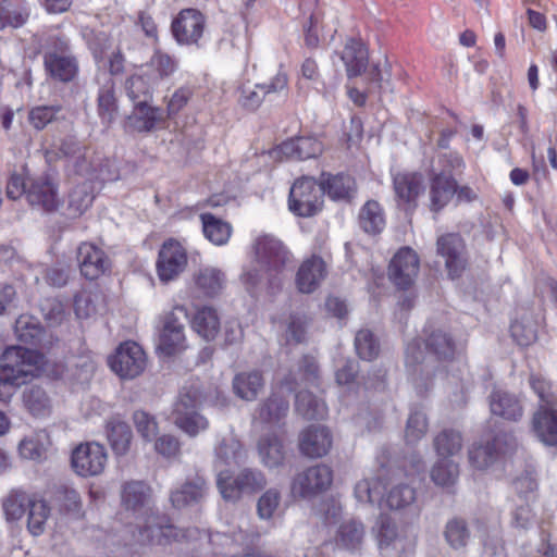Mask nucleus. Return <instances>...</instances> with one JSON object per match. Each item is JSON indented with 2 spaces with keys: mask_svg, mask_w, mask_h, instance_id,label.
I'll use <instances>...</instances> for the list:
<instances>
[{
  "mask_svg": "<svg viewBox=\"0 0 557 557\" xmlns=\"http://www.w3.org/2000/svg\"><path fill=\"white\" fill-rule=\"evenodd\" d=\"M255 265L246 269L240 280L246 289L251 292L259 287L263 275L269 280L272 288L281 285V273L292 263V256L281 240L262 235L256 238L252 245Z\"/></svg>",
  "mask_w": 557,
  "mask_h": 557,
  "instance_id": "obj_1",
  "label": "nucleus"
},
{
  "mask_svg": "<svg viewBox=\"0 0 557 557\" xmlns=\"http://www.w3.org/2000/svg\"><path fill=\"white\" fill-rule=\"evenodd\" d=\"M426 354L419 342L406 348V364L411 370L414 382L430 380L440 369L441 361L451 360L457 351L454 338L444 330L432 332L426 339Z\"/></svg>",
  "mask_w": 557,
  "mask_h": 557,
  "instance_id": "obj_2",
  "label": "nucleus"
},
{
  "mask_svg": "<svg viewBox=\"0 0 557 557\" xmlns=\"http://www.w3.org/2000/svg\"><path fill=\"white\" fill-rule=\"evenodd\" d=\"M45 364L44 355L21 346L7 348L0 357V386L18 387L37 377Z\"/></svg>",
  "mask_w": 557,
  "mask_h": 557,
  "instance_id": "obj_3",
  "label": "nucleus"
},
{
  "mask_svg": "<svg viewBox=\"0 0 557 557\" xmlns=\"http://www.w3.org/2000/svg\"><path fill=\"white\" fill-rule=\"evenodd\" d=\"M267 484L264 475L258 470L244 469L235 478L227 471L220 470L216 485L222 497L227 502H237L244 495H251Z\"/></svg>",
  "mask_w": 557,
  "mask_h": 557,
  "instance_id": "obj_4",
  "label": "nucleus"
},
{
  "mask_svg": "<svg viewBox=\"0 0 557 557\" xmlns=\"http://www.w3.org/2000/svg\"><path fill=\"white\" fill-rule=\"evenodd\" d=\"M323 206L322 189L312 177L298 178L289 191V210L302 218H310L321 211Z\"/></svg>",
  "mask_w": 557,
  "mask_h": 557,
  "instance_id": "obj_5",
  "label": "nucleus"
},
{
  "mask_svg": "<svg viewBox=\"0 0 557 557\" xmlns=\"http://www.w3.org/2000/svg\"><path fill=\"white\" fill-rule=\"evenodd\" d=\"M332 483V469L320 463L298 472L292 481L290 492L294 497L312 498L327 491Z\"/></svg>",
  "mask_w": 557,
  "mask_h": 557,
  "instance_id": "obj_6",
  "label": "nucleus"
},
{
  "mask_svg": "<svg viewBox=\"0 0 557 557\" xmlns=\"http://www.w3.org/2000/svg\"><path fill=\"white\" fill-rule=\"evenodd\" d=\"M108 362L111 370L121 379L132 380L145 371L147 357L137 343L128 341L116 348Z\"/></svg>",
  "mask_w": 557,
  "mask_h": 557,
  "instance_id": "obj_7",
  "label": "nucleus"
},
{
  "mask_svg": "<svg viewBox=\"0 0 557 557\" xmlns=\"http://www.w3.org/2000/svg\"><path fill=\"white\" fill-rule=\"evenodd\" d=\"M108 461L106 447L97 442L77 445L71 455L73 471L83 478L96 476L103 472Z\"/></svg>",
  "mask_w": 557,
  "mask_h": 557,
  "instance_id": "obj_8",
  "label": "nucleus"
},
{
  "mask_svg": "<svg viewBox=\"0 0 557 557\" xmlns=\"http://www.w3.org/2000/svg\"><path fill=\"white\" fill-rule=\"evenodd\" d=\"M188 263L187 251L177 240L170 238L161 246L156 263L157 275L162 283L176 280Z\"/></svg>",
  "mask_w": 557,
  "mask_h": 557,
  "instance_id": "obj_9",
  "label": "nucleus"
},
{
  "mask_svg": "<svg viewBox=\"0 0 557 557\" xmlns=\"http://www.w3.org/2000/svg\"><path fill=\"white\" fill-rule=\"evenodd\" d=\"M177 313L186 317L187 310L184 306L174 307L173 311L164 318L158 338L157 350L166 357L180 354L186 348L185 327Z\"/></svg>",
  "mask_w": 557,
  "mask_h": 557,
  "instance_id": "obj_10",
  "label": "nucleus"
},
{
  "mask_svg": "<svg viewBox=\"0 0 557 557\" xmlns=\"http://www.w3.org/2000/svg\"><path fill=\"white\" fill-rule=\"evenodd\" d=\"M26 199L30 206L44 211L57 210L62 200L59 196L58 184L51 174L44 173L38 176L28 177Z\"/></svg>",
  "mask_w": 557,
  "mask_h": 557,
  "instance_id": "obj_11",
  "label": "nucleus"
},
{
  "mask_svg": "<svg viewBox=\"0 0 557 557\" xmlns=\"http://www.w3.org/2000/svg\"><path fill=\"white\" fill-rule=\"evenodd\" d=\"M436 246L437 253L445 260L448 275L459 277L468 264L463 239L457 234H446L437 238Z\"/></svg>",
  "mask_w": 557,
  "mask_h": 557,
  "instance_id": "obj_12",
  "label": "nucleus"
},
{
  "mask_svg": "<svg viewBox=\"0 0 557 557\" xmlns=\"http://www.w3.org/2000/svg\"><path fill=\"white\" fill-rule=\"evenodd\" d=\"M297 385L296 381L285 379L261 405L258 419L264 423L275 424L285 418L289 409L287 397Z\"/></svg>",
  "mask_w": 557,
  "mask_h": 557,
  "instance_id": "obj_13",
  "label": "nucleus"
},
{
  "mask_svg": "<svg viewBox=\"0 0 557 557\" xmlns=\"http://www.w3.org/2000/svg\"><path fill=\"white\" fill-rule=\"evenodd\" d=\"M206 27L205 16L197 10L185 9L172 22V33L180 45L198 46Z\"/></svg>",
  "mask_w": 557,
  "mask_h": 557,
  "instance_id": "obj_14",
  "label": "nucleus"
},
{
  "mask_svg": "<svg viewBox=\"0 0 557 557\" xmlns=\"http://www.w3.org/2000/svg\"><path fill=\"white\" fill-rule=\"evenodd\" d=\"M516 446V441L510 435H502L494 438L493 443H474L469 451V461L478 470H485L493 465L499 455L506 454Z\"/></svg>",
  "mask_w": 557,
  "mask_h": 557,
  "instance_id": "obj_15",
  "label": "nucleus"
},
{
  "mask_svg": "<svg viewBox=\"0 0 557 557\" xmlns=\"http://www.w3.org/2000/svg\"><path fill=\"white\" fill-rule=\"evenodd\" d=\"M419 272V258L409 247H404L393 257L388 268L389 278L399 288L411 286Z\"/></svg>",
  "mask_w": 557,
  "mask_h": 557,
  "instance_id": "obj_16",
  "label": "nucleus"
},
{
  "mask_svg": "<svg viewBox=\"0 0 557 557\" xmlns=\"http://www.w3.org/2000/svg\"><path fill=\"white\" fill-rule=\"evenodd\" d=\"M143 523L138 522L137 542L140 544L166 545L177 540L178 534L173 525L163 524L160 518L151 510L140 517Z\"/></svg>",
  "mask_w": 557,
  "mask_h": 557,
  "instance_id": "obj_17",
  "label": "nucleus"
},
{
  "mask_svg": "<svg viewBox=\"0 0 557 557\" xmlns=\"http://www.w3.org/2000/svg\"><path fill=\"white\" fill-rule=\"evenodd\" d=\"M77 262L83 276L96 280L103 275L111 265L106 252L91 243H82L77 249Z\"/></svg>",
  "mask_w": 557,
  "mask_h": 557,
  "instance_id": "obj_18",
  "label": "nucleus"
},
{
  "mask_svg": "<svg viewBox=\"0 0 557 557\" xmlns=\"http://www.w3.org/2000/svg\"><path fill=\"white\" fill-rule=\"evenodd\" d=\"M332 435L322 425H310L299 434V450L308 458H321L332 447Z\"/></svg>",
  "mask_w": 557,
  "mask_h": 557,
  "instance_id": "obj_19",
  "label": "nucleus"
},
{
  "mask_svg": "<svg viewBox=\"0 0 557 557\" xmlns=\"http://www.w3.org/2000/svg\"><path fill=\"white\" fill-rule=\"evenodd\" d=\"M99 85L97 96V111L103 124H111L117 114V99L115 96V82L107 72L97 75Z\"/></svg>",
  "mask_w": 557,
  "mask_h": 557,
  "instance_id": "obj_20",
  "label": "nucleus"
},
{
  "mask_svg": "<svg viewBox=\"0 0 557 557\" xmlns=\"http://www.w3.org/2000/svg\"><path fill=\"white\" fill-rule=\"evenodd\" d=\"M150 500V488L145 483L131 481L122 485L121 503L125 510L133 511L143 517L152 510Z\"/></svg>",
  "mask_w": 557,
  "mask_h": 557,
  "instance_id": "obj_21",
  "label": "nucleus"
},
{
  "mask_svg": "<svg viewBox=\"0 0 557 557\" xmlns=\"http://www.w3.org/2000/svg\"><path fill=\"white\" fill-rule=\"evenodd\" d=\"M531 425L541 443L546 446L557 445V410L554 407L539 405L532 416Z\"/></svg>",
  "mask_w": 557,
  "mask_h": 557,
  "instance_id": "obj_22",
  "label": "nucleus"
},
{
  "mask_svg": "<svg viewBox=\"0 0 557 557\" xmlns=\"http://www.w3.org/2000/svg\"><path fill=\"white\" fill-rule=\"evenodd\" d=\"M326 276L325 262L320 257L305 260L296 273V287L300 293L314 292Z\"/></svg>",
  "mask_w": 557,
  "mask_h": 557,
  "instance_id": "obj_23",
  "label": "nucleus"
},
{
  "mask_svg": "<svg viewBox=\"0 0 557 557\" xmlns=\"http://www.w3.org/2000/svg\"><path fill=\"white\" fill-rule=\"evenodd\" d=\"M287 88V76L284 73L276 74L269 84H257L252 87H244L240 103L249 110L257 109L267 95L284 91Z\"/></svg>",
  "mask_w": 557,
  "mask_h": 557,
  "instance_id": "obj_24",
  "label": "nucleus"
},
{
  "mask_svg": "<svg viewBox=\"0 0 557 557\" xmlns=\"http://www.w3.org/2000/svg\"><path fill=\"white\" fill-rule=\"evenodd\" d=\"M377 542L381 549H393L397 553L410 550L414 541L405 533H399L394 522L387 517L379 521Z\"/></svg>",
  "mask_w": 557,
  "mask_h": 557,
  "instance_id": "obj_25",
  "label": "nucleus"
},
{
  "mask_svg": "<svg viewBox=\"0 0 557 557\" xmlns=\"http://www.w3.org/2000/svg\"><path fill=\"white\" fill-rule=\"evenodd\" d=\"M208 486L203 478L197 476L185 482L171 493V502L175 508L182 509L199 504L207 495Z\"/></svg>",
  "mask_w": 557,
  "mask_h": 557,
  "instance_id": "obj_26",
  "label": "nucleus"
},
{
  "mask_svg": "<svg viewBox=\"0 0 557 557\" xmlns=\"http://www.w3.org/2000/svg\"><path fill=\"white\" fill-rule=\"evenodd\" d=\"M364 537V525L356 519H347L339 524L334 543L341 549L356 552L361 548Z\"/></svg>",
  "mask_w": 557,
  "mask_h": 557,
  "instance_id": "obj_27",
  "label": "nucleus"
},
{
  "mask_svg": "<svg viewBox=\"0 0 557 557\" xmlns=\"http://www.w3.org/2000/svg\"><path fill=\"white\" fill-rule=\"evenodd\" d=\"M45 67L52 78L60 82H70L77 73L76 60L65 51L47 52Z\"/></svg>",
  "mask_w": 557,
  "mask_h": 557,
  "instance_id": "obj_28",
  "label": "nucleus"
},
{
  "mask_svg": "<svg viewBox=\"0 0 557 557\" xmlns=\"http://www.w3.org/2000/svg\"><path fill=\"white\" fill-rule=\"evenodd\" d=\"M322 189V195L327 196L333 200H349L356 193V182L347 174H323L319 184Z\"/></svg>",
  "mask_w": 557,
  "mask_h": 557,
  "instance_id": "obj_29",
  "label": "nucleus"
},
{
  "mask_svg": "<svg viewBox=\"0 0 557 557\" xmlns=\"http://www.w3.org/2000/svg\"><path fill=\"white\" fill-rule=\"evenodd\" d=\"M194 283L200 294L214 297L223 290L226 278L224 272L220 269L203 267L194 274Z\"/></svg>",
  "mask_w": 557,
  "mask_h": 557,
  "instance_id": "obj_30",
  "label": "nucleus"
},
{
  "mask_svg": "<svg viewBox=\"0 0 557 557\" xmlns=\"http://www.w3.org/2000/svg\"><path fill=\"white\" fill-rule=\"evenodd\" d=\"M107 438L115 455H126L131 447L133 433L129 425L119 417H112L108 420Z\"/></svg>",
  "mask_w": 557,
  "mask_h": 557,
  "instance_id": "obj_31",
  "label": "nucleus"
},
{
  "mask_svg": "<svg viewBox=\"0 0 557 557\" xmlns=\"http://www.w3.org/2000/svg\"><path fill=\"white\" fill-rule=\"evenodd\" d=\"M67 166L78 175L95 177L101 181L112 178L107 174V169L102 165L101 160L99 158L95 159L94 153L88 149L69 160Z\"/></svg>",
  "mask_w": 557,
  "mask_h": 557,
  "instance_id": "obj_32",
  "label": "nucleus"
},
{
  "mask_svg": "<svg viewBox=\"0 0 557 557\" xmlns=\"http://www.w3.org/2000/svg\"><path fill=\"white\" fill-rule=\"evenodd\" d=\"M490 408L493 414L513 421L520 419L523 413L520 400L504 391L493 392L490 397Z\"/></svg>",
  "mask_w": 557,
  "mask_h": 557,
  "instance_id": "obj_33",
  "label": "nucleus"
},
{
  "mask_svg": "<svg viewBox=\"0 0 557 557\" xmlns=\"http://www.w3.org/2000/svg\"><path fill=\"white\" fill-rule=\"evenodd\" d=\"M432 181L430 199L431 209L438 211L444 208L456 193V182L445 171L436 172Z\"/></svg>",
  "mask_w": 557,
  "mask_h": 557,
  "instance_id": "obj_34",
  "label": "nucleus"
},
{
  "mask_svg": "<svg viewBox=\"0 0 557 557\" xmlns=\"http://www.w3.org/2000/svg\"><path fill=\"white\" fill-rule=\"evenodd\" d=\"M51 447V438L47 431L40 430L25 436L20 445V455L29 460H41L47 457V453Z\"/></svg>",
  "mask_w": 557,
  "mask_h": 557,
  "instance_id": "obj_35",
  "label": "nucleus"
},
{
  "mask_svg": "<svg viewBox=\"0 0 557 557\" xmlns=\"http://www.w3.org/2000/svg\"><path fill=\"white\" fill-rule=\"evenodd\" d=\"M29 17V10L23 0L0 1V30L23 26Z\"/></svg>",
  "mask_w": 557,
  "mask_h": 557,
  "instance_id": "obj_36",
  "label": "nucleus"
},
{
  "mask_svg": "<svg viewBox=\"0 0 557 557\" xmlns=\"http://www.w3.org/2000/svg\"><path fill=\"white\" fill-rule=\"evenodd\" d=\"M191 326L206 341H213L221 327L216 310L208 306L198 309L193 318Z\"/></svg>",
  "mask_w": 557,
  "mask_h": 557,
  "instance_id": "obj_37",
  "label": "nucleus"
},
{
  "mask_svg": "<svg viewBox=\"0 0 557 557\" xmlns=\"http://www.w3.org/2000/svg\"><path fill=\"white\" fill-rule=\"evenodd\" d=\"M342 60L346 65L347 75L358 76L368 66V51L361 42L349 39L344 48Z\"/></svg>",
  "mask_w": 557,
  "mask_h": 557,
  "instance_id": "obj_38",
  "label": "nucleus"
},
{
  "mask_svg": "<svg viewBox=\"0 0 557 557\" xmlns=\"http://www.w3.org/2000/svg\"><path fill=\"white\" fill-rule=\"evenodd\" d=\"M258 454L261 462L268 468L280 467L285 459L283 442L275 434L265 435L260 438Z\"/></svg>",
  "mask_w": 557,
  "mask_h": 557,
  "instance_id": "obj_39",
  "label": "nucleus"
},
{
  "mask_svg": "<svg viewBox=\"0 0 557 557\" xmlns=\"http://www.w3.org/2000/svg\"><path fill=\"white\" fill-rule=\"evenodd\" d=\"M264 381L260 372H242L233 379V391L242 399L251 401L263 388Z\"/></svg>",
  "mask_w": 557,
  "mask_h": 557,
  "instance_id": "obj_40",
  "label": "nucleus"
},
{
  "mask_svg": "<svg viewBox=\"0 0 557 557\" xmlns=\"http://www.w3.org/2000/svg\"><path fill=\"white\" fill-rule=\"evenodd\" d=\"M394 189L398 199L405 203L414 202L423 190V178L417 173H398L394 176Z\"/></svg>",
  "mask_w": 557,
  "mask_h": 557,
  "instance_id": "obj_41",
  "label": "nucleus"
},
{
  "mask_svg": "<svg viewBox=\"0 0 557 557\" xmlns=\"http://www.w3.org/2000/svg\"><path fill=\"white\" fill-rule=\"evenodd\" d=\"M141 70L145 72V75L148 76L151 82L158 85L161 81L169 77L176 70L175 60L162 52L156 51L149 62H147Z\"/></svg>",
  "mask_w": 557,
  "mask_h": 557,
  "instance_id": "obj_42",
  "label": "nucleus"
},
{
  "mask_svg": "<svg viewBox=\"0 0 557 557\" xmlns=\"http://www.w3.org/2000/svg\"><path fill=\"white\" fill-rule=\"evenodd\" d=\"M295 407L296 411L307 420L322 419L326 414L324 401L308 389L297 393Z\"/></svg>",
  "mask_w": 557,
  "mask_h": 557,
  "instance_id": "obj_43",
  "label": "nucleus"
},
{
  "mask_svg": "<svg viewBox=\"0 0 557 557\" xmlns=\"http://www.w3.org/2000/svg\"><path fill=\"white\" fill-rule=\"evenodd\" d=\"M434 449L440 459H454L462 449L463 440L459 432L444 430L433 440Z\"/></svg>",
  "mask_w": 557,
  "mask_h": 557,
  "instance_id": "obj_44",
  "label": "nucleus"
},
{
  "mask_svg": "<svg viewBox=\"0 0 557 557\" xmlns=\"http://www.w3.org/2000/svg\"><path fill=\"white\" fill-rule=\"evenodd\" d=\"M23 404L35 417H46L52 411V400L40 386H30L23 392Z\"/></svg>",
  "mask_w": 557,
  "mask_h": 557,
  "instance_id": "obj_45",
  "label": "nucleus"
},
{
  "mask_svg": "<svg viewBox=\"0 0 557 557\" xmlns=\"http://www.w3.org/2000/svg\"><path fill=\"white\" fill-rule=\"evenodd\" d=\"M157 85L145 75L140 69L139 73L129 76L124 85L126 95L133 102L149 101L152 96L153 88Z\"/></svg>",
  "mask_w": 557,
  "mask_h": 557,
  "instance_id": "obj_46",
  "label": "nucleus"
},
{
  "mask_svg": "<svg viewBox=\"0 0 557 557\" xmlns=\"http://www.w3.org/2000/svg\"><path fill=\"white\" fill-rule=\"evenodd\" d=\"M200 219L206 238L218 246L224 245L228 242L232 234V227L228 223L210 213L201 214Z\"/></svg>",
  "mask_w": 557,
  "mask_h": 557,
  "instance_id": "obj_47",
  "label": "nucleus"
},
{
  "mask_svg": "<svg viewBox=\"0 0 557 557\" xmlns=\"http://www.w3.org/2000/svg\"><path fill=\"white\" fill-rule=\"evenodd\" d=\"M243 456L240 442L233 435L226 436L215 448V467L237 465L242 461Z\"/></svg>",
  "mask_w": 557,
  "mask_h": 557,
  "instance_id": "obj_48",
  "label": "nucleus"
},
{
  "mask_svg": "<svg viewBox=\"0 0 557 557\" xmlns=\"http://www.w3.org/2000/svg\"><path fill=\"white\" fill-rule=\"evenodd\" d=\"M133 115L129 116L134 127L139 132H147L154 127L157 122L162 119L161 111L158 108L148 104V101L134 102Z\"/></svg>",
  "mask_w": 557,
  "mask_h": 557,
  "instance_id": "obj_49",
  "label": "nucleus"
},
{
  "mask_svg": "<svg viewBox=\"0 0 557 557\" xmlns=\"http://www.w3.org/2000/svg\"><path fill=\"white\" fill-rule=\"evenodd\" d=\"M35 497L23 491L13 490L3 499V510L8 520L18 521L29 509Z\"/></svg>",
  "mask_w": 557,
  "mask_h": 557,
  "instance_id": "obj_50",
  "label": "nucleus"
},
{
  "mask_svg": "<svg viewBox=\"0 0 557 557\" xmlns=\"http://www.w3.org/2000/svg\"><path fill=\"white\" fill-rule=\"evenodd\" d=\"M50 512L47 502L35 497L27 510V529L33 535L38 536L45 532Z\"/></svg>",
  "mask_w": 557,
  "mask_h": 557,
  "instance_id": "obj_51",
  "label": "nucleus"
},
{
  "mask_svg": "<svg viewBox=\"0 0 557 557\" xmlns=\"http://www.w3.org/2000/svg\"><path fill=\"white\" fill-rule=\"evenodd\" d=\"M416 499V492L407 484H397L391 487L381 503L391 510H401L412 505Z\"/></svg>",
  "mask_w": 557,
  "mask_h": 557,
  "instance_id": "obj_52",
  "label": "nucleus"
},
{
  "mask_svg": "<svg viewBox=\"0 0 557 557\" xmlns=\"http://www.w3.org/2000/svg\"><path fill=\"white\" fill-rule=\"evenodd\" d=\"M459 478V465L455 459L444 460L440 459L432 467L431 479L441 487L453 486Z\"/></svg>",
  "mask_w": 557,
  "mask_h": 557,
  "instance_id": "obj_53",
  "label": "nucleus"
},
{
  "mask_svg": "<svg viewBox=\"0 0 557 557\" xmlns=\"http://www.w3.org/2000/svg\"><path fill=\"white\" fill-rule=\"evenodd\" d=\"M359 223L367 233H380L385 225L381 206L376 201H368L360 211Z\"/></svg>",
  "mask_w": 557,
  "mask_h": 557,
  "instance_id": "obj_54",
  "label": "nucleus"
},
{
  "mask_svg": "<svg viewBox=\"0 0 557 557\" xmlns=\"http://www.w3.org/2000/svg\"><path fill=\"white\" fill-rule=\"evenodd\" d=\"M172 416L175 425L189 436H196L209 428L208 419L198 410Z\"/></svg>",
  "mask_w": 557,
  "mask_h": 557,
  "instance_id": "obj_55",
  "label": "nucleus"
},
{
  "mask_svg": "<svg viewBox=\"0 0 557 557\" xmlns=\"http://www.w3.org/2000/svg\"><path fill=\"white\" fill-rule=\"evenodd\" d=\"M15 333L21 342L33 345H40L45 336L44 329L27 315H22L16 320Z\"/></svg>",
  "mask_w": 557,
  "mask_h": 557,
  "instance_id": "obj_56",
  "label": "nucleus"
},
{
  "mask_svg": "<svg viewBox=\"0 0 557 557\" xmlns=\"http://www.w3.org/2000/svg\"><path fill=\"white\" fill-rule=\"evenodd\" d=\"M203 400L205 396L198 386L184 387L174 404L172 414L197 411Z\"/></svg>",
  "mask_w": 557,
  "mask_h": 557,
  "instance_id": "obj_57",
  "label": "nucleus"
},
{
  "mask_svg": "<svg viewBox=\"0 0 557 557\" xmlns=\"http://www.w3.org/2000/svg\"><path fill=\"white\" fill-rule=\"evenodd\" d=\"M444 536L454 549L463 548L469 540V530L462 520L454 519L447 522Z\"/></svg>",
  "mask_w": 557,
  "mask_h": 557,
  "instance_id": "obj_58",
  "label": "nucleus"
},
{
  "mask_svg": "<svg viewBox=\"0 0 557 557\" xmlns=\"http://www.w3.org/2000/svg\"><path fill=\"white\" fill-rule=\"evenodd\" d=\"M355 348L361 359L372 360L379 355L380 345L369 330H360L355 338Z\"/></svg>",
  "mask_w": 557,
  "mask_h": 557,
  "instance_id": "obj_59",
  "label": "nucleus"
},
{
  "mask_svg": "<svg viewBox=\"0 0 557 557\" xmlns=\"http://www.w3.org/2000/svg\"><path fill=\"white\" fill-rule=\"evenodd\" d=\"M382 492V483L379 479H363L355 485V497L361 504H373Z\"/></svg>",
  "mask_w": 557,
  "mask_h": 557,
  "instance_id": "obj_60",
  "label": "nucleus"
},
{
  "mask_svg": "<svg viewBox=\"0 0 557 557\" xmlns=\"http://www.w3.org/2000/svg\"><path fill=\"white\" fill-rule=\"evenodd\" d=\"M428 431V419L420 411L412 412L407 421L405 438L409 444L419 442Z\"/></svg>",
  "mask_w": 557,
  "mask_h": 557,
  "instance_id": "obj_61",
  "label": "nucleus"
},
{
  "mask_svg": "<svg viewBox=\"0 0 557 557\" xmlns=\"http://www.w3.org/2000/svg\"><path fill=\"white\" fill-rule=\"evenodd\" d=\"M100 295L91 292H82L75 297V313L79 319L92 317L98 311Z\"/></svg>",
  "mask_w": 557,
  "mask_h": 557,
  "instance_id": "obj_62",
  "label": "nucleus"
},
{
  "mask_svg": "<svg viewBox=\"0 0 557 557\" xmlns=\"http://www.w3.org/2000/svg\"><path fill=\"white\" fill-rule=\"evenodd\" d=\"M281 503V493L276 488H269L258 499L257 512L260 519H271Z\"/></svg>",
  "mask_w": 557,
  "mask_h": 557,
  "instance_id": "obj_63",
  "label": "nucleus"
},
{
  "mask_svg": "<svg viewBox=\"0 0 557 557\" xmlns=\"http://www.w3.org/2000/svg\"><path fill=\"white\" fill-rule=\"evenodd\" d=\"M133 422L138 434L146 441H152L158 433V423L148 412L137 410L133 414Z\"/></svg>",
  "mask_w": 557,
  "mask_h": 557,
  "instance_id": "obj_64",
  "label": "nucleus"
}]
</instances>
